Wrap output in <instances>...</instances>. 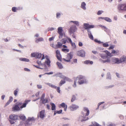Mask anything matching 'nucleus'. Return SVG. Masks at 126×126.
<instances>
[{
  "mask_svg": "<svg viewBox=\"0 0 126 126\" xmlns=\"http://www.w3.org/2000/svg\"><path fill=\"white\" fill-rule=\"evenodd\" d=\"M90 113V110L87 107H84L83 109V111L82 112V115L80 116L79 117V120L81 121L87 120L89 119L86 116H88Z\"/></svg>",
  "mask_w": 126,
  "mask_h": 126,
  "instance_id": "nucleus-1",
  "label": "nucleus"
},
{
  "mask_svg": "<svg viewBox=\"0 0 126 126\" xmlns=\"http://www.w3.org/2000/svg\"><path fill=\"white\" fill-rule=\"evenodd\" d=\"M111 61L113 63H121L122 62H126V57L123 56L121 57L120 59L118 58H112Z\"/></svg>",
  "mask_w": 126,
  "mask_h": 126,
  "instance_id": "nucleus-2",
  "label": "nucleus"
},
{
  "mask_svg": "<svg viewBox=\"0 0 126 126\" xmlns=\"http://www.w3.org/2000/svg\"><path fill=\"white\" fill-rule=\"evenodd\" d=\"M77 82L79 84H81L82 83H85L87 82V81L86 79H76L74 81V84L73 85V86L74 87H76V83Z\"/></svg>",
  "mask_w": 126,
  "mask_h": 126,
  "instance_id": "nucleus-3",
  "label": "nucleus"
},
{
  "mask_svg": "<svg viewBox=\"0 0 126 126\" xmlns=\"http://www.w3.org/2000/svg\"><path fill=\"white\" fill-rule=\"evenodd\" d=\"M104 52L105 53L100 54H99L100 56L102 59H106L108 56H112L111 54L109 51L106 50V51H104Z\"/></svg>",
  "mask_w": 126,
  "mask_h": 126,
  "instance_id": "nucleus-4",
  "label": "nucleus"
},
{
  "mask_svg": "<svg viewBox=\"0 0 126 126\" xmlns=\"http://www.w3.org/2000/svg\"><path fill=\"white\" fill-rule=\"evenodd\" d=\"M73 55L72 52H70L69 53L67 54V57L66 59L63 58V60L64 61L68 62L70 61L73 58Z\"/></svg>",
  "mask_w": 126,
  "mask_h": 126,
  "instance_id": "nucleus-5",
  "label": "nucleus"
},
{
  "mask_svg": "<svg viewBox=\"0 0 126 126\" xmlns=\"http://www.w3.org/2000/svg\"><path fill=\"white\" fill-rule=\"evenodd\" d=\"M77 29V28L76 25H72L68 30L70 34L76 32Z\"/></svg>",
  "mask_w": 126,
  "mask_h": 126,
  "instance_id": "nucleus-6",
  "label": "nucleus"
},
{
  "mask_svg": "<svg viewBox=\"0 0 126 126\" xmlns=\"http://www.w3.org/2000/svg\"><path fill=\"white\" fill-rule=\"evenodd\" d=\"M63 30L62 27H60L58 29V33L59 34V38H62L63 35L65 33L63 32Z\"/></svg>",
  "mask_w": 126,
  "mask_h": 126,
  "instance_id": "nucleus-7",
  "label": "nucleus"
},
{
  "mask_svg": "<svg viewBox=\"0 0 126 126\" xmlns=\"http://www.w3.org/2000/svg\"><path fill=\"white\" fill-rule=\"evenodd\" d=\"M118 9L122 11H126V3L119 4L118 5Z\"/></svg>",
  "mask_w": 126,
  "mask_h": 126,
  "instance_id": "nucleus-8",
  "label": "nucleus"
},
{
  "mask_svg": "<svg viewBox=\"0 0 126 126\" xmlns=\"http://www.w3.org/2000/svg\"><path fill=\"white\" fill-rule=\"evenodd\" d=\"M77 55L79 56L85 57V52L84 50H81L78 51L77 52Z\"/></svg>",
  "mask_w": 126,
  "mask_h": 126,
  "instance_id": "nucleus-9",
  "label": "nucleus"
},
{
  "mask_svg": "<svg viewBox=\"0 0 126 126\" xmlns=\"http://www.w3.org/2000/svg\"><path fill=\"white\" fill-rule=\"evenodd\" d=\"M22 109L18 106L17 104V102L16 103V105H14L12 108V110L13 111H20Z\"/></svg>",
  "mask_w": 126,
  "mask_h": 126,
  "instance_id": "nucleus-10",
  "label": "nucleus"
},
{
  "mask_svg": "<svg viewBox=\"0 0 126 126\" xmlns=\"http://www.w3.org/2000/svg\"><path fill=\"white\" fill-rule=\"evenodd\" d=\"M56 57L58 59L59 61H62L61 55L60 54V51L57 49L56 50Z\"/></svg>",
  "mask_w": 126,
  "mask_h": 126,
  "instance_id": "nucleus-11",
  "label": "nucleus"
},
{
  "mask_svg": "<svg viewBox=\"0 0 126 126\" xmlns=\"http://www.w3.org/2000/svg\"><path fill=\"white\" fill-rule=\"evenodd\" d=\"M69 108L71 110L74 111V110H76L79 108V106L76 105L72 104L70 107Z\"/></svg>",
  "mask_w": 126,
  "mask_h": 126,
  "instance_id": "nucleus-12",
  "label": "nucleus"
},
{
  "mask_svg": "<svg viewBox=\"0 0 126 126\" xmlns=\"http://www.w3.org/2000/svg\"><path fill=\"white\" fill-rule=\"evenodd\" d=\"M84 26L85 29H88L91 28H93L94 27V25H90V24H88V23H84Z\"/></svg>",
  "mask_w": 126,
  "mask_h": 126,
  "instance_id": "nucleus-13",
  "label": "nucleus"
},
{
  "mask_svg": "<svg viewBox=\"0 0 126 126\" xmlns=\"http://www.w3.org/2000/svg\"><path fill=\"white\" fill-rule=\"evenodd\" d=\"M44 98L45 95L44 94H43L41 98V101L43 103H46L48 101L47 98Z\"/></svg>",
  "mask_w": 126,
  "mask_h": 126,
  "instance_id": "nucleus-14",
  "label": "nucleus"
},
{
  "mask_svg": "<svg viewBox=\"0 0 126 126\" xmlns=\"http://www.w3.org/2000/svg\"><path fill=\"white\" fill-rule=\"evenodd\" d=\"M9 118L10 119H12L13 120H15L16 119H18V116L17 115H12L10 116Z\"/></svg>",
  "mask_w": 126,
  "mask_h": 126,
  "instance_id": "nucleus-15",
  "label": "nucleus"
},
{
  "mask_svg": "<svg viewBox=\"0 0 126 126\" xmlns=\"http://www.w3.org/2000/svg\"><path fill=\"white\" fill-rule=\"evenodd\" d=\"M45 111L44 110H43L40 111L39 114V116L40 118H44V117L45 116Z\"/></svg>",
  "mask_w": 126,
  "mask_h": 126,
  "instance_id": "nucleus-16",
  "label": "nucleus"
},
{
  "mask_svg": "<svg viewBox=\"0 0 126 126\" xmlns=\"http://www.w3.org/2000/svg\"><path fill=\"white\" fill-rule=\"evenodd\" d=\"M30 100H25L22 105L20 107L21 108H23L25 107L26 106L27 104H28V102H30Z\"/></svg>",
  "mask_w": 126,
  "mask_h": 126,
  "instance_id": "nucleus-17",
  "label": "nucleus"
},
{
  "mask_svg": "<svg viewBox=\"0 0 126 126\" xmlns=\"http://www.w3.org/2000/svg\"><path fill=\"white\" fill-rule=\"evenodd\" d=\"M60 105L63 108H64V111H66L67 109V106L66 105L65 103L63 102L60 104Z\"/></svg>",
  "mask_w": 126,
  "mask_h": 126,
  "instance_id": "nucleus-18",
  "label": "nucleus"
},
{
  "mask_svg": "<svg viewBox=\"0 0 126 126\" xmlns=\"http://www.w3.org/2000/svg\"><path fill=\"white\" fill-rule=\"evenodd\" d=\"M62 44L60 42H58L57 44L54 47L55 48H60V47L62 46Z\"/></svg>",
  "mask_w": 126,
  "mask_h": 126,
  "instance_id": "nucleus-19",
  "label": "nucleus"
},
{
  "mask_svg": "<svg viewBox=\"0 0 126 126\" xmlns=\"http://www.w3.org/2000/svg\"><path fill=\"white\" fill-rule=\"evenodd\" d=\"M89 126H102L100 125L99 124L97 123L96 122H94L92 123V124L89 125Z\"/></svg>",
  "mask_w": 126,
  "mask_h": 126,
  "instance_id": "nucleus-20",
  "label": "nucleus"
},
{
  "mask_svg": "<svg viewBox=\"0 0 126 126\" xmlns=\"http://www.w3.org/2000/svg\"><path fill=\"white\" fill-rule=\"evenodd\" d=\"M86 4L84 2H82L81 3V8L84 9V10H86V9L85 7Z\"/></svg>",
  "mask_w": 126,
  "mask_h": 126,
  "instance_id": "nucleus-21",
  "label": "nucleus"
},
{
  "mask_svg": "<svg viewBox=\"0 0 126 126\" xmlns=\"http://www.w3.org/2000/svg\"><path fill=\"white\" fill-rule=\"evenodd\" d=\"M84 63L85 64H92L93 63V62L92 61H90V60H86L84 61Z\"/></svg>",
  "mask_w": 126,
  "mask_h": 126,
  "instance_id": "nucleus-22",
  "label": "nucleus"
},
{
  "mask_svg": "<svg viewBox=\"0 0 126 126\" xmlns=\"http://www.w3.org/2000/svg\"><path fill=\"white\" fill-rule=\"evenodd\" d=\"M13 98L12 97H11V96L10 97H9V100H8V102H7V103H6V105H8L9 104H10V103H11V102L12 101H13Z\"/></svg>",
  "mask_w": 126,
  "mask_h": 126,
  "instance_id": "nucleus-23",
  "label": "nucleus"
},
{
  "mask_svg": "<svg viewBox=\"0 0 126 126\" xmlns=\"http://www.w3.org/2000/svg\"><path fill=\"white\" fill-rule=\"evenodd\" d=\"M50 104L51 106V110H55L56 109V106L55 104H54V103H51Z\"/></svg>",
  "mask_w": 126,
  "mask_h": 126,
  "instance_id": "nucleus-24",
  "label": "nucleus"
},
{
  "mask_svg": "<svg viewBox=\"0 0 126 126\" xmlns=\"http://www.w3.org/2000/svg\"><path fill=\"white\" fill-rule=\"evenodd\" d=\"M56 64L58 66L59 68L61 69V68H63V66L62 64L60 63H59V62H57L56 63Z\"/></svg>",
  "mask_w": 126,
  "mask_h": 126,
  "instance_id": "nucleus-25",
  "label": "nucleus"
},
{
  "mask_svg": "<svg viewBox=\"0 0 126 126\" xmlns=\"http://www.w3.org/2000/svg\"><path fill=\"white\" fill-rule=\"evenodd\" d=\"M19 60L20 61H23L29 62V61L28 59L26 58H20Z\"/></svg>",
  "mask_w": 126,
  "mask_h": 126,
  "instance_id": "nucleus-26",
  "label": "nucleus"
},
{
  "mask_svg": "<svg viewBox=\"0 0 126 126\" xmlns=\"http://www.w3.org/2000/svg\"><path fill=\"white\" fill-rule=\"evenodd\" d=\"M65 82L66 81L65 79L62 80L61 81L59 84V85L60 86H62V85L63 84H64V83H65Z\"/></svg>",
  "mask_w": 126,
  "mask_h": 126,
  "instance_id": "nucleus-27",
  "label": "nucleus"
},
{
  "mask_svg": "<svg viewBox=\"0 0 126 126\" xmlns=\"http://www.w3.org/2000/svg\"><path fill=\"white\" fill-rule=\"evenodd\" d=\"M119 51L118 50L117 51H115V50L112 49L111 51V53L113 54H117L118 53Z\"/></svg>",
  "mask_w": 126,
  "mask_h": 126,
  "instance_id": "nucleus-28",
  "label": "nucleus"
},
{
  "mask_svg": "<svg viewBox=\"0 0 126 126\" xmlns=\"http://www.w3.org/2000/svg\"><path fill=\"white\" fill-rule=\"evenodd\" d=\"M104 19L108 22H111L112 21V20L111 19L109 18V17H104Z\"/></svg>",
  "mask_w": 126,
  "mask_h": 126,
  "instance_id": "nucleus-29",
  "label": "nucleus"
},
{
  "mask_svg": "<svg viewBox=\"0 0 126 126\" xmlns=\"http://www.w3.org/2000/svg\"><path fill=\"white\" fill-rule=\"evenodd\" d=\"M70 22L76 24L77 26H79V23L78 21H71Z\"/></svg>",
  "mask_w": 126,
  "mask_h": 126,
  "instance_id": "nucleus-30",
  "label": "nucleus"
},
{
  "mask_svg": "<svg viewBox=\"0 0 126 126\" xmlns=\"http://www.w3.org/2000/svg\"><path fill=\"white\" fill-rule=\"evenodd\" d=\"M76 99V96L75 95H73L72 96L71 99V101L72 102H73Z\"/></svg>",
  "mask_w": 126,
  "mask_h": 126,
  "instance_id": "nucleus-31",
  "label": "nucleus"
},
{
  "mask_svg": "<svg viewBox=\"0 0 126 126\" xmlns=\"http://www.w3.org/2000/svg\"><path fill=\"white\" fill-rule=\"evenodd\" d=\"M44 40L42 38H39L36 40L35 42L36 43H38L39 41H43Z\"/></svg>",
  "mask_w": 126,
  "mask_h": 126,
  "instance_id": "nucleus-32",
  "label": "nucleus"
},
{
  "mask_svg": "<svg viewBox=\"0 0 126 126\" xmlns=\"http://www.w3.org/2000/svg\"><path fill=\"white\" fill-rule=\"evenodd\" d=\"M42 54L40 53H36V57L38 58H40L41 57Z\"/></svg>",
  "mask_w": 126,
  "mask_h": 126,
  "instance_id": "nucleus-33",
  "label": "nucleus"
},
{
  "mask_svg": "<svg viewBox=\"0 0 126 126\" xmlns=\"http://www.w3.org/2000/svg\"><path fill=\"white\" fill-rule=\"evenodd\" d=\"M35 120V119L33 117H29L28 119V121H34Z\"/></svg>",
  "mask_w": 126,
  "mask_h": 126,
  "instance_id": "nucleus-34",
  "label": "nucleus"
},
{
  "mask_svg": "<svg viewBox=\"0 0 126 126\" xmlns=\"http://www.w3.org/2000/svg\"><path fill=\"white\" fill-rule=\"evenodd\" d=\"M88 35L89 36V37L90 38L92 39V40H93L94 39V38L93 36L91 34V32L90 33H88Z\"/></svg>",
  "mask_w": 126,
  "mask_h": 126,
  "instance_id": "nucleus-35",
  "label": "nucleus"
},
{
  "mask_svg": "<svg viewBox=\"0 0 126 126\" xmlns=\"http://www.w3.org/2000/svg\"><path fill=\"white\" fill-rule=\"evenodd\" d=\"M19 117L21 119H22L23 120H25L26 118V117L24 115H20L19 116Z\"/></svg>",
  "mask_w": 126,
  "mask_h": 126,
  "instance_id": "nucleus-36",
  "label": "nucleus"
},
{
  "mask_svg": "<svg viewBox=\"0 0 126 126\" xmlns=\"http://www.w3.org/2000/svg\"><path fill=\"white\" fill-rule=\"evenodd\" d=\"M71 45L73 48H76V46L75 43H73L72 41V43Z\"/></svg>",
  "mask_w": 126,
  "mask_h": 126,
  "instance_id": "nucleus-37",
  "label": "nucleus"
},
{
  "mask_svg": "<svg viewBox=\"0 0 126 126\" xmlns=\"http://www.w3.org/2000/svg\"><path fill=\"white\" fill-rule=\"evenodd\" d=\"M47 84L50 86V87L54 88H56L57 87L55 86H54L52 84H50V83H47Z\"/></svg>",
  "mask_w": 126,
  "mask_h": 126,
  "instance_id": "nucleus-38",
  "label": "nucleus"
},
{
  "mask_svg": "<svg viewBox=\"0 0 126 126\" xmlns=\"http://www.w3.org/2000/svg\"><path fill=\"white\" fill-rule=\"evenodd\" d=\"M103 45L104 47H108L109 46V45L107 42L105 43H103Z\"/></svg>",
  "mask_w": 126,
  "mask_h": 126,
  "instance_id": "nucleus-39",
  "label": "nucleus"
},
{
  "mask_svg": "<svg viewBox=\"0 0 126 126\" xmlns=\"http://www.w3.org/2000/svg\"><path fill=\"white\" fill-rule=\"evenodd\" d=\"M18 91V89H16V90H15L14 91V94L15 96H17Z\"/></svg>",
  "mask_w": 126,
  "mask_h": 126,
  "instance_id": "nucleus-40",
  "label": "nucleus"
},
{
  "mask_svg": "<svg viewBox=\"0 0 126 126\" xmlns=\"http://www.w3.org/2000/svg\"><path fill=\"white\" fill-rule=\"evenodd\" d=\"M17 10V8L16 7H13L12 9V11L13 12H16Z\"/></svg>",
  "mask_w": 126,
  "mask_h": 126,
  "instance_id": "nucleus-41",
  "label": "nucleus"
},
{
  "mask_svg": "<svg viewBox=\"0 0 126 126\" xmlns=\"http://www.w3.org/2000/svg\"><path fill=\"white\" fill-rule=\"evenodd\" d=\"M45 63L48 65H50V61L49 59H47V60L45 62Z\"/></svg>",
  "mask_w": 126,
  "mask_h": 126,
  "instance_id": "nucleus-42",
  "label": "nucleus"
},
{
  "mask_svg": "<svg viewBox=\"0 0 126 126\" xmlns=\"http://www.w3.org/2000/svg\"><path fill=\"white\" fill-rule=\"evenodd\" d=\"M37 53H32L31 54V55L32 57H36Z\"/></svg>",
  "mask_w": 126,
  "mask_h": 126,
  "instance_id": "nucleus-43",
  "label": "nucleus"
},
{
  "mask_svg": "<svg viewBox=\"0 0 126 126\" xmlns=\"http://www.w3.org/2000/svg\"><path fill=\"white\" fill-rule=\"evenodd\" d=\"M104 12L102 10H99L97 13V14L98 15H100V14H102V13H103Z\"/></svg>",
  "mask_w": 126,
  "mask_h": 126,
  "instance_id": "nucleus-44",
  "label": "nucleus"
},
{
  "mask_svg": "<svg viewBox=\"0 0 126 126\" xmlns=\"http://www.w3.org/2000/svg\"><path fill=\"white\" fill-rule=\"evenodd\" d=\"M62 51L64 52H69V50L68 49H65V48H63L62 49Z\"/></svg>",
  "mask_w": 126,
  "mask_h": 126,
  "instance_id": "nucleus-45",
  "label": "nucleus"
},
{
  "mask_svg": "<svg viewBox=\"0 0 126 126\" xmlns=\"http://www.w3.org/2000/svg\"><path fill=\"white\" fill-rule=\"evenodd\" d=\"M77 78L78 79H84L85 77H84V76H81V75H80V76H78Z\"/></svg>",
  "mask_w": 126,
  "mask_h": 126,
  "instance_id": "nucleus-46",
  "label": "nucleus"
},
{
  "mask_svg": "<svg viewBox=\"0 0 126 126\" xmlns=\"http://www.w3.org/2000/svg\"><path fill=\"white\" fill-rule=\"evenodd\" d=\"M67 40L68 41H67V42L68 43H69V42L68 41H69V43H70L71 44L72 41L71 40V38H68V37H67Z\"/></svg>",
  "mask_w": 126,
  "mask_h": 126,
  "instance_id": "nucleus-47",
  "label": "nucleus"
},
{
  "mask_svg": "<svg viewBox=\"0 0 126 126\" xmlns=\"http://www.w3.org/2000/svg\"><path fill=\"white\" fill-rule=\"evenodd\" d=\"M114 86V85H111L110 86H107L106 87V89H108V88H111L113 87Z\"/></svg>",
  "mask_w": 126,
  "mask_h": 126,
  "instance_id": "nucleus-48",
  "label": "nucleus"
},
{
  "mask_svg": "<svg viewBox=\"0 0 126 126\" xmlns=\"http://www.w3.org/2000/svg\"><path fill=\"white\" fill-rule=\"evenodd\" d=\"M114 45H111V46H110L109 48H108V49L109 50L111 49H113V48H114Z\"/></svg>",
  "mask_w": 126,
  "mask_h": 126,
  "instance_id": "nucleus-49",
  "label": "nucleus"
},
{
  "mask_svg": "<svg viewBox=\"0 0 126 126\" xmlns=\"http://www.w3.org/2000/svg\"><path fill=\"white\" fill-rule=\"evenodd\" d=\"M94 41L96 42H97L98 43H102L101 41H100L98 40L97 39H95L94 40Z\"/></svg>",
  "mask_w": 126,
  "mask_h": 126,
  "instance_id": "nucleus-50",
  "label": "nucleus"
},
{
  "mask_svg": "<svg viewBox=\"0 0 126 126\" xmlns=\"http://www.w3.org/2000/svg\"><path fill=\"white\" fill-rule=\"evenodd\" d=\"M9 121L10 123L11 124H14L15 123V121H13V120H11V119L10 120H9Z\"/></svg>",
  "mask_w": 126,
  "mask_h": 126,
  "instance_id": "nucleus-51",
  "label": "nucleus"
},
{
  "mask_svg": "<svg viewBox=\"0 0 126 126\" xmlns=\"http://www.w3.org/2000/svg\"><path fill=\"white\" fill-rule=\"evenodd\" d=\"M57 91L58 92V93H60V87H57Z\"/></svg>",
  "mask_w": 126,
  "mask_h": 126,
  "instance_id": "nucleus-52",
  "label": "nucleus"
},
{
  "mask_svg": "<svg viewBox=\"0 0 126 126\" xmlns=\"http://www.w3.org/2000/svg\"><path fill=\"white\" fill-rule=\"evenodd\" d=\"M104 102H100L98 104V108H98H99V106L100 105H101V104H102V103H104Z\"/></svg>",
  "mask_w": 126,
  "mask_h": 126,
  "instance_id": "nucleus-53",
  "label": "nucleus"
},
{
  "mask_svg": "<svg viewBox=\"0 0 126 126\" xmlns=\"http://www.w3.org/2000/svg\"><path fill=\"white\" fill-rule=\"evenodd\" d=\"M56 17L57 18H58L60 16V13H57L56 14Z\"/></svg>",
  "mask_w": 126,
  "mask_h": 126,
  "instance_id": "nucleus-54",
  "label": "nucleus"
},
{
  "mask_svg": "<svg viewBox=\"0 0 126 126\" xmlns=\"http://www.w3.org/2000/svg\"><path fill=\"white\" fill-rule=\"evenodd\" d=\"M24 70H25V71H28V72H29V71H30V69L27 68H24Z\"/></svg>",
  "mask_w": 126,
  "mask_h": 126,
  "instance_id": "nucleus-55",
  "label": "nucleus"
},
{
  "mask_svg": "<svg viewBox=\"0 0 126 126\" xmlns=\"http://www.w3.org/2000/svg\"><path fill=\"white\" fill-rule=\"evenodd\" d=\"M67 41V40H65L64 39H63L62 41L63 43L65 44L66 43Z\"/></svg>",
  "mask_w": 126,
  "mask_h": 126,
  "instance_id": "nucleus-56",
  "label": "nucleus"
},
{
  "mask_svg": "<svg viewBox=\"0 0 126 126\" xmlns=\"http://www.w3.org/2000/svg\"><path fill=\"white\" fill-rule=\"evenodd\" d=\"M62 110H60L57 111H56V113H58V114L61 113V112H62Z\"/></svg>",
  "mask_w": 126,
  "mask_h": 126,
  "instance_id": "nucleus-57",
  "label": "nucleus"
},
{
  "mask_svg": "<svg viewBox=\"0 0 126 126\" xmlns=\"http://www.w3.org/2000/svg\"><path fill=\"white\" fill-rule=\"evenodd\" d=\"M101 27H102V28H104L105 29V30H104L105 31H107V28L106 27H105V26H102V25H101Z\"/></svg>",
  "mask_w": 126,
  "mask_h": 126,
  "instance_id": "nucleus-58",
  "label": "nucleus"
},
{
  "mask_svg": "<svg viewBox=\"0 0 126 126\" xmlns=\"http://www.w3.org/2000/svg\"><path fill=\"white\" fill-rule=\"evenodd\" d=\"M79 46H83V44L81 42H79Z\"/></svg>",
  "mask_w": 126,
  "mask_h": 126,
  "instance_id": "nucleus-59",
  "label": "nucleus"
},
{
  "mask_svg": "<svg viewBox=\"0 0 126 126\" xmlns=\"http://www.w3.org/2000/svg\"><path fill=\"white\" fill-rule=\"evenodd\" d=\"M37 63L39 65H41L42 63H41V61H37Z\"/></svg>",
  "mask_w": 126,
  "mask_h": 126,
  "instance_id": "nucleus-60",
  "label": "nucleus"
},
{
  "mask_svg": "<svg viewBox=\"0 0 126 126\" xmlns=\"http://www.w3.org/2000/svg\"><path fill=\"white\" fill-rule=\"evenodd\" d=\"M77 62V60L76 59H75L73 60V62L74 63H76Z\"/></svg>",
  "mask_w": 126,
  "mask_h": 126,
  "instance_id": "nucleus-61",
  "label": "nucleus"
},
{
  "mask_svg": "<svg viewBox=\"0 0 126 126\" xmlns=\"http://www.w3.org/2000/svg\"><path fill=\"white\" fill-rule=\"evenodd\" d=\"M110 59H107L106 60V62H110Z\"/></svg>",
  "mask_w": 126,
  "mask_h": 126,
  "instance_id": "nucleus-62",
  "label": "nucleus"
},
{
  "mask_svg": "<svg viewBox=\"0 0 126 126\" xmlns=\"http://www.w3.org/2000/svg\"><path fill=\"white\" fill-rule=\"evenodd\" d=\"M54 39V37H52L51 38H49V40L50 41H52V40H53Z\"/></svg>",
  "mask_w": 126,
  "mask_h": 126,
  "instance_id": "nucleus-63",
  "label": "nucleus"
},
{
  "mask_svg": "<svg viewBox=\"0 0 126 126\" xmlns=\"http://www.w3.org/2000/svg\"><path fill=\"white\" fill-rule=\"evenodd\" d=\"M37 87L38 88H42V86L40 85H37Z\"/></svg>",
  "mask_w": 126,
  "mask_h": 126,
  "instance_id": "nucleus-64",
  "label": "nucleus"
}]
</instances>
